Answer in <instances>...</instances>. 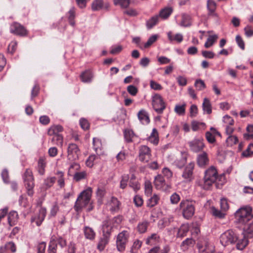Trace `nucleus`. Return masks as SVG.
Segmentation results:
<instances>
[{
  "mask_svg": "<svg viewBox=\"0 0 253 253\" xmlns=\"http://www.w3.org/2000/svg\"><path fill=\"white\" fill-rule=\"evenodd\" d=\"M235 217L237 223L246 224L253 217L252 208L249 206L240 208L235 213Z\"/></svg>",
  "mask_w": 253,
  "mask_h": 253,
  "instance_id": "nucleus-1",
  "label": "nucleus"
},
{
  "mask_svg": "<svg viewBox=\"0 0 253 253\" xmlns=\"http://www.w3.org/2000/svg\"><path fill=\"white\" fill-rule=\"evenodd\" d=\"M91 194L92 190L90 187L80 193L74 206V209L76 211L81 212L84 208L88 205L90 201Z\"/></svg>",
  "mask_w": 253,
  "mask_h": 253,
  "instance_id": "nucleus-2",
  "label": "nucleus"
},
{
  "mask_svg": "<svg viewBox=\"0 0 253 253\" xmlns=\"http://www.w3.org/2000/svg\"><path fill=\"white\" fill-rule=\"evenodd\" d=\"M217 178V171L213 167H211L205 172L203 183L200 184L201 187L205 190H209Z\"/></svg>",
  "mask_w": 253,
  "mask_h": 253,
  "instance_id": "nucleus-3",
  "label": "nucleus"
},
{
  "mask_svg": "<svg viewBox=\"0 0 253 253\" xmlns=\"http://www.w3.org/2000/svg\"><path fill=\"white\" fill-rule=\"evenodd\" d=\"M237 240V235L232 230L226 231L220 237V242L222 245L224 247L234 244Z\"/></svg>",
  "mask_w": 253,
  "mask_h": 253,
  "instance_id": "nucleus-4",
  "label": "nucleus"
},
{
  "mask_svg": "<svg viewBox=\"0 0 253 253\" xmlns=\"http://www.w3.org/2000/svg\"><path fill=\"white\" fill-rule=\"evenodd\" d=\"M23 179L28 195L30 196H33L35 183L34 176L31 170L30 169L26 170L23 175Z\"/></svg>",
  "mask_w": 253,
  "mask_h": 253,
  "instance_id": "nucleus-5",
  "label": "nucleus"
},
{
  "mask_svg": "<svg viewBox=\"0 0 253 253\" xmlns=\"http://www.w3.org/2000/svg\"><path fill=\"white\" fill-rule=\"evenodd\" d=\"M179 206L185 218L189 219L193 216L195 212V208L191 202L188 201H182Z\"/></svg>",
  "mask_w": 253,
  "mask_h": 253,
  "instance_id": "nucleus-6",
  "label": "nucleus"
},
{
  "mask_svg": "<svg viewBox=\"0 0 253 253\" xmlns=\"http://www.w3.org/2000/svg\"><path fill=\"white\" fill-rule=\"evenodd\" d=\"M152 106L158 114H161L166 108V104L160 94H156L153 97Z\"/></svg>",
  "mask_w": 253,
  "mask_h": 253,
  "instance_id": "nucleus-7",
  "label": "nucleus"
},
{
  "mask_svg": "<svg viewBox=\"0 0 253 253\" xmlns=\"http://www.w3.org/2000/svg\"><path fill=\"white\" fill-rule=\"evenodd\" d=\"M129 233L127 231L124 230L120 232L117 237L116 246L119 252L125 251L126 246L128 242Z\"/></svg>",
  "mask_w": 253,
  "mask_h": 253,
  "instance_id": "nucleus-8",
  "label": "nucleus"
},
{
  "mask_svg": "<svg viewBox=\"0 0 253 253\" xmlns=\"http://www.w3.org/2000/svg\"><path fill=\"white\" fill-rule=\"evenodd\" d=\"M10 32L20 37H24L28 35L27 29L23 25L17 22H13L11 24Z\"/></svg>",
  "mask_w": 253,
  "mask_h": 253,
  "instance_id": "nucleus-9",
  "label": "nucleus"
},
{
  "mask_svg": "<svg viewBox=\"0 0 253 253\" xmlns=\"http://www.w3.org/2000/svg\"><path fill=\"white\" fill-rule=\"evenodd\" d=\"M151 149L146 145H141L139 148V160L143 163H148L151 159Z\"/></svg>",
  "mask_w": 253,
  "mask_h": 253,
  "instance_id": "nucleus-10",
  "label": "nucleus"
},
{
  "mask_svg": "<svg viewBox=\"0 0 253 253\" xmlns=\"http://www.w3.org/2000/svg\"><path fill=\"white\" fill-rule=\"evenodd\" d=\"M67 152L68 159L71 161L78 159L79 156L80 154L79 148L78 146L74 143H71L69 145Z\"/></svg>",
  "mask_w": 253,
  "mask_h": 253,
  "instance_id": "nucleus-11",
  "label": "nucleus"
},
{
  "mask_svg": "<svg viewBox=\"0 0 253 253\" xmlns=\"http://www.w3.org/2000/svg\"><path fill=\"white\" fill-rule=\"evenodd\" d=\"M194 166V163L191 162L185 168L182 174V177L184 178L185 182H190L193 179V170Z\"/></svg>",
  "mask_w": 253,
  "mask_h": 253,
  "instance_id": "nucleus-12",
  "label": "nucleus"
},
{
  "mask_svg": "<svg viewBox=\"0 0 253 253\" xmlns=\"http://www.w3.org/2000/svg\"><path fill=\"white\" fill-rule=\"evenodd\" d=\"M46 214V209L43 207H41L39 211V213L31 217V222L32 223L35 222L37 226H40L44 220Z\"/></svg>",
  "mask_w": 253,
  "mask_h": 253,
  "instance_id": "nucleus-13",
  "label": "nucleus"
},
{
  "mask_svg": "<svg viewBox=\"0 0 253 253\" xmlns=\"http://www.w3.org/2000/svg\"><path fill=\"white\" fill-rule=\"evenodd\" d=\"M190 149L195 153L202 151L205 147V144L202 139H194L188 143Z\"/></svg>",
  "mask_w": 253,
  "mask_h": 253,
  "instance_id": "nucleus-14",
  "label": "nucleus"
},
{
  "mask_svg": "<svg viewBox=\"0 0 253 253\" xmlns=\"http://www.w3.org/2000/svg\"><path fill=\"white\" fill-rule=\"evenodd\" d=\"M197 246L200 253H213L212 247L209 245L206 240H200L197 243Z\"/></svg>",
  "mask_w": 253,
  "mask_h": 253,
  "instance_id": "nucleus-15",
  "label": "nucleus"
},
{
  "mask_svg": "<svg viewBox=\"0 0 253 253\" xmlns=\"http://www.w3.org/2000/svg\"><path fill=\"white\" fill-rule=\"evenodd\" d=\"M113 231L112 222L111 220H106L102 225V235L110 238Z\"/></svg>",
  "mask_w": 253,
  "mask_h": 253,
  "instance_id": "nucleus-16",
  "label": "nucleus"
},
{
  "mask_svg": "<svg viewBox=\"0 0 253 253\" xmlns=\"http://www.w3.org/2000/svg\"><path fill=\"white\" fill-rule=\"evenodd\" d=\"M150 225V222L147 220H142L139 221L136 227V231L140 234H143L147 232Z\"/></svg>",
  "mask_w": 253,
  "mask_h": 253,
  "instance_id": "nucleus-17",
  "label": "nucleus"
},
{
  "mask_svg": "<svg viewBox=\"0 0 253 253\" xmlns=\"http://www.w3.org/2000/svg\"><path fill=\"white\" fill-rule=\"evenodd\" d=\"M120 202L117 198L112 197L108 202V206L111 212H117L120 209Z\"/></svg>",
  "mask_w": 253,
  "mask_h": 253,
  "instance_id": "nucleus-18",
  "label": "nucleus"
},
{
  "mask_svg": "<svg viewBox=\"0 0 253 253\" xmlns=\"http://www.w3.org/2000/svg\"><path fill=\"white\" fill-rule=\"evenodd\" d=\"M63 131V127L62 126L53 125L48 129L47 134L49 136L60 135V133Z\"/></svg>",
  "mask_w": 253,
  "mask_h": 253,
  "instance_id": "nucleus-19",
  "label": "nucleus"
},
{
  "mask_svg": "<svg viewBox=\"0 0 253 253\" xmlns=\"http://www.w3.org/2000/svg\"><path fill=\"white\" fill-rule=\"evenodd\" d=\"M208 10V15L212 16H216L217 14L215 13L216 8V3L213 0H208L207 4Z\"/></svg>",
  "mask_w": 253,
  "mask_h": 253,
  "instance_id": "nucleus-20",
  "label": "nucleus"
},
{
  "mask_svg": "<svg viewBox=\"0 0 253 253\" xmlns=\"http://www.w3.org/2000/svg\"><path fill=\"white\" fill-rule=\"evenodd\" d=\"M46 158L45 157H41L38 162L37 170L41 175H43L45 172L46 167Z\"/></svg>",
  "mask_w": 253,
  "mask_h": 253,
  "instance_id": "nucleus-21",
  "label": "nucleus"
},
{
  "mask_svg": "<svg viewBox=\"0 0 253 253\" xmlns=\"http://www.w3.org/2000/svg\"><path fill=\"white\" fill-rule=\"evenodd\" d=\"M84 233L85 238L87 239L92 241L95 238L96 234L95 231L92 228L89 226L84 227Z\"/></svg>",
  "mask_w": 253,
  "mask_h": 253,
  "instance_id": "nucleus-22",
  "label": "nucleus"
},
{
  "mask_svg": "<svg viewBox=\"0 0 253 253\" xmlns=\"http://www.w3.org/2000/svg\"><path fill=\"white\" fill-rule=\"evenodd\" d=\"M93 149L97 155H100L103 154L102 145L100 139L94 138L93 139Z\"/></svg>",
  "mask_w": 253,
  "mask_h": 253,
  "instance_id": "nucleus-23",
  "label": "nucleus"
},
{
  "mask_svg": "<svg viewBox=\"0 0 253 253\" xmlns=\"http://www.w3.org/2000/svg\"><path fill=\"white\" fill-rule=\"evenodd\" d=\"M138 118L143 124H148L150 119L148 113L144 110H141L137 114Z\"/></svg>",
  "mask_w": 253,
  "mask_h": 253,
  "instance_id": "nucleus-24",
  "label": "nucleus"
},
{
  "mask_svg": "<svg viewBox=\"0 0 253 253\" xmlns=\"http://www.w3.org/2000/svg\"><path fill=\"white\" fill-rule=\"evenodd\" d=\"M208 162L209 159L206 152H204L198 156L197 164L200 167L205 166L208 164Z\"/></svg>",
  "mask_w": 253,
  "mask_h": 253,
  "instance_id": "nucleus-25",
  "label": "nucleus"
},
{
  "mask_svg": "<svg viewBox=\"0 0 253 253\" xmlns=\"http://www.w3.org/2000/svg\"><path fill=\"white\" fill-rule=\"evenodd\" d=\"M154 185L157 189L163 188L166 185L164 177L161 175H158L155 178Z\"/></svg>",
  "mask_w": 253,
  "mask_h": 253,
  "instance_id": "nucleus-26",
  "label": "nucleus"
},
{
  "mask_svg": "<svg viewBox=\"0 0 253 253\" xmlns=\"http://www.w3.org/2000/svg\"><path fill=\"white\" fill-rule=\"evenodd\" d=\"M18 219V214L16 211H10L8 215V222L10 226L14 225Z\"/></svg>",
  "mask_w": 253,
  "mask_h": 253,
  "instance_id": "nucleus-27",
  "label": "nucleus"
},
{
  "mask_svg": "<svg viewBox=\"0 0 253 253\" xmlns=\"http://www.w3.org/2000/svg\"><path fill=\"white\" fill-rule=\"evenodd\" d=\"M109 240V238L102 235L97 244V249L100 251H103L105 249L106 246L108 244Z\"/></svg>",
  "mask_w": 253,
  "mask_h": 253,
  "instance_id": "nucleus-28",
  "label": "nucleus"
},
{
  "mask_svg": "<svg viewBox=\"0 0 253 253\" xmlns=\"http://www.w3.org/2000/svg\"><path fill=\"white\" fill-rule=\"evenodd\" d=\"M93 75L90 70H86L83 72L80 75L82 81L84 83H89L91 81Z\"/></svg>",
  "mask_w": 253,
  "mask_h": 253,
  "instance_id": "nucleus-29",
  "label": "nucleus"
},
{
  "mask_svg": "<svg viewBox=\"0 0 253 253\" xmlns=\"http://www.w3.org/2000/svg\"><path fill=\"white\" fill-rule=\"evenodd\" d=\"M187 162V157L185 155L181 156L177 158L173 163V165L179 169L182 168Z\"/></svg>",
  "mask_w": 253,
  "mask_h": 253,
  "instance_id": "nucleus-30",
  "label": "nucleus"
},
{
  "mask_svg": "<svg viewBox=\"0 0 253 253\" xmlns=\"http://www.w3.org/2000/svg\"><path fill=\"white\" fill-rule=\"evenodd\" d=\"M124 135L126 142L127 143L132 142V139L135 136L133 131L129 129H126L124 131Z\"/></svg>",
  "mask_w": 253,
  "mask_h": 253,
  "instance_id": "nucleus-31",
  "label": "nucleus"
},
{
  "mask_svg": "<svg viewBox=\"0 0 253 253\" xmlns=\"http://www.w3.org/2000/svg\"><path fill=\"white\" fill-rule=\"evenodd\" d=\"M160 197L156 194H154L153 196L151 197L147 201V206L152 208L158 204Z\"/></svg>",
  "mask_w": 253,
  "mask_h": 253,
  "instance_id": "nucleus-32",
  "label": "nucleus"
},
{
  "mask_svg": "<svg viewBox=\"0 0 253 253\" xmlns=\"http://www.w3.org/2000/svg\"><path fill=\"white\" fill-rule=\"evenodd\" d=\"M189 231V226L187 224H182L178 229L177 237L182 238L185 236Z\"/></svg>",
  "mask_w": 253,
  "mask_h": 253,
  "instance_id": "nucleus-33",
  "label": "nucleus"
},
{
  "mask_svg": "<svg viewBox=\"0 0 253 253\" xmlns=\"http://www.w3.org/2000/svg\"><path fill=\"white\" fill-rule=\"evenodd\" d=\"M211 212L214 216L219 219L224 218L226 215L224 211H220L214 207L211 208Z\"/></svg>",
  "mask_w": 253,
  "mask_h": 253,
  "instance_id": "nucleus-34",
  "label": "nucleus"
},
{
  "mask_svg": "<svg viewBox=\"0 0 253 253\" xmlns=\"http://www.w3.org/2000/svg\"><path fill=\"white\" fill-rule=\"evenodd\" d=\"M103 4V0H93L91 4V9L93 11L99 10L102 8Z\"/></svg>",
  "mask_w": 253,
  "mask_h": 253,
  "instance_id": "nucleus-35",
  "label": "nucleus"
},
{
  "mask_svg": "<svg viewBox=\"0 0 253 253\" xmlns=\"http://www.w3.org/2000/svg\"><path fill=\"white\" fill-rule=\"evenodd\" d=\"M203 109L205 112L208 114H210L211 113V105L209 99L207 98H205L204 99V101L202 104Z\"/></svg>",
  "mask_w": 253,
  "mask_h": 253,
  "instance_id": "nucleus-36",
  "label": "nucleus"
},
{
  "mask_svg": "<svg viewBox=\"0 0 253 253\" xmlns=\"http://www.w3.org/2000/svg\"><path fill=\"white\" fill-rule=\"evenodd\" d=\"M218 36L216 35L209 36L206 42L205 43V47L207 48L211 47L216 42Z\"/></svg>",
  "mask_w": 253,
  "mask_h": 253,
  "instance_id": "nucleus-37",
  "label": "nucleus"
},
{
  "mask_svg": "<svg viewBox=\"0 0 253 253\" xmlns=\"http://www.w3.org/2000/svg\"><path fill=\"white\" fill-rule=\"evenodd\" d=\"M52 144H56L58 146H62L63 143V137L60 135H53L51 139Z\"/></svg>",
  "mask_w": 253,
  "mask_h": 253,
  "instance_id": "nucleus-38",
  "label": "nucleus"
},
{
  "mask_svg": "<svg viewBox=\"0 0 253 253\" xmlns=\"http://www.w3.org/2000/svg\"><path fill=\"white\" fill-rule=\"evenodd\" d=\"M114 5L120 6L122 8H126L130 3V0H113Z\"/></svg>",
  "mask_w": 253,
  "mask_h": 253,
  "instance_id": "nucleus-39",
  "label": "nucleus"
},
{
  "mask_svg": "<svg viewBox=\"0 0 253 253\" xmlns=\"http://www.w3.org/2000/svg\"><path fill=\"white\" fill-rule=\"evenodd\" d=\"M236 242V248L239 250H243L248 244V240L245 237H244L242 239L239 240L238 239Z\"/></svg>",
  "mask_w": 253,
  "mask_h": 253,
  "instance_id": "nucleus-40",
  "label": "nucleus"
},
{
  "mask_svg": "<svg viewBox=\"0 0 253 253\" xmlns=\"http://www.w3.org/2000/svg\"><path fill=\"white\" fill-rule=\"evenodd\" d=\"M172 9L170 7H166L162 9L159 14V16L163 19L168 18L171 14Z\"/></svg>",
  "mask_w": 253,
  "mask_h": 253,
  "instance_id": "nucleus-41",
  "label": "nucleus"
},
{
  "mask_svg": "<svg viewBox=\"0 0 253 253\" xmlns=\"http://www.w3.org/2000/svg\"><path fill=\"white\" fill-rule=\"evenodd\" d=\"M87 173L85 171H83L81 172H76L74 173L73 179L77 182H78L81 180L84 179L86 178Z\"/></svg>",
  "mask_w": 253,
  "mask_h": 253,
  "instance_id": "nucleus-42",
  "label": "nucleus"
},
{
  "mask_svg": "<svg viewBox=\"0 0 253 253\" xmlns=\"http://www.w3.org/2000/svg\"><path fill=\"white\" fill-rule=\"evenodd\" d=\"M160 239V236L156 233H153L148 236L146 240L147 245L151 244L153 242H158Z\"/></svg>",
  "mask_w": 253,
  "mask_h": 253,
  "instance_id": "nucleus-43",
  "label": "nucleus"
},
{
  "mask_svg": "<svg viewBox=\"0 0 253 253\" xmlns=\"http://www.w3.org/2000/svg\"><path fill=\"white\" fill-rule=\"evenodd\" d=\"M56 180L55 177H51L46 178L43 183V186L45 189H48L51 187L55 183Z\"/></svg>",
  "mask_w": 253,
  "mask_h": 253,
  "instance_id": "nucleus-44",
  "label": "nucleus"
},
{
  "mask_svg": "<svg viewBox=\"0 0 253 253\" xmlns=\"http://www.w3.org/2000/svg\"><path fill=\"white\" fill-rule=\"evenodd\" d=\"M168 37L169 41H175L178 42H181L183 41V36L180 34H176L174 37L171 35V32L168 34Z\"/></svg>",
  "mask_w": 253,
  "mask_h": 253,
  "instance_id": "nucleus-45",
  "label": "nucleus"
},
{
  "mask_svg": "<svg viewBox=\"0 0 253 253\" xmlns=\"http://www.w3.org/2000/svg\"><path fill=\"white\" fill-rule=\"evenodd\" d=\"M158 18L159 16L158 15H155L148 20L146 23L147 28L150 29L155 26L158 21Z\"/></svg>",
  "mask_w": 253,
  "mask_h": 253,
  "instance_id": "nucleus-46",
  "label": "nucleus"
},
{
  "mask_svg": "<svg viewBox=\"0 0 253 253\" xmlns=\"http://www.w3.org/2000/svg\"><path fill=\"white\" fill-rule=\"evenodd\" d=\"M228 146H232L238 142V137L235 135H229L226 140Z\"/></svg>",
  "mask_w": 253,
  "mask_h": 253,
  "instance_id": "nucleus-47",
  "label": "nucleus"
},
{
  "mask_svg": "<svg viewBox=\"0 0 253 253\" xmlns=\"http://www.w3.org/2000/svg\"><path fill=\"white\" fill-rule=\"evenodd\" d=\"M194 86L196 88L197 90L201 91L204 90L206 87V85L204 82V81L201 79L196 80Z\"/></svg>",
  "mask_w": 253,
  "mask_h": 253,
  "instance_id": "nucleus-48",
  "label": "nucleus"
},
{
  "mask_svg": "<svg viewBox=\"0 0 253 253\" xmlns=\"http://www.w3.org/2000/svg\"><path fill=\"white\" fill-rule=\"evenodd\" d=\"M185 104L182 105H176L174 108L175 112L179 115H184L185 113Z\"/></svg>",
  "mask_w": 253,
  "mask_h": 253,
  "instance_id": "nucleus-49",
  "label": "nucleus"
},
{
  "mask_svg": "<svg viewBox=\"0 0 253 253\" xmlns=\"http://www.w3.org/2000/svg\"><path fill=\"white\" fill-rule=\"evenodd\" d=\"M152 193V186L149 181H146L145 182V193L147 197L151 196Z\"/></svg>",
  "mask_w": 253,
  "mask_h": 253,
  "instance_id": "nucleus-50",
  "label": "nucleus"
},
{
  "mask_svg": "<svg viewBox=\"0 0 253 253\" xmlns=\"http://www.w3.org/2000/svg\"><path fill=\"white\" fill-rule=\"evenodd\" d=\"M56 175L57 176L58 185L60 188L63 187L65 185L64 173L62 171H58L56 173Z\"/></svg>",
  "mask_w": 253,
  "mask_h": 253,
  "instance_id": "nucleus-51",
  "label": "nucleus"
},
{
  "mask_svg": "<svg viewBox=\"0 0 253 253\" xmlns=\"http://www.w3.org/2000/svg\"><path fill=\"white\" fill-rule=\"evenodd\" d=\"M57 243L55 241H50L49 242L47 253H56L57 252Z\"/></svg>",
  "mask_w": 253,
  "mask_h": 253,
  "instance_id": "nucleus-52",
  "label": "nucleus"
},
{
  "mask_svg": "<svg viewBox=\"0 0 253 253\" xmlns=\"http://www.w3.org/2000/svg\"><path fill=\"white\" fill-rule=\"evenodd\" d=\"M158 36L156 35L151 36L147 42L143 45L144 48H147L149 47L154 42L157 40Z\"/></svg>",
  "mask_w": 253,
  "mask_h": 253,
  "instance_id": "nucleus-53",
  "label": "nucleus"
},
{
  "mask_svg": "<svg viewBox=\"0 0 253 253\" xmlns=\"http://www.w3.org/2000/svg\"><path fill=\"white\" fill-rule=\"evenodd\" d=\"M80 169V165L79 164L77 163H73L70 165L69 168L68 173L70 174L73 173H75L76 172H77V171L79 170Z\"/></svg>",
  "mask_w": 253,
  "mask_h": 253,
  "instance_id": "nucleus-54",
  "label": "nucleus"
},
{
  "mask_svg": "<svg viewBox=\"0 0 253 253\" xmlns=\"http://www.w3.org/2000/svg\"><path fill=\"white\" fill-rule=\"evenodd\" d=\"M205 136L208 142L211 144H213L215 142V136L213 133L210 131H207L206 132Z\"/></svg>",
  "mask_w": 253,
  "mask_h": 253,
  "instance_id": "nucleus-55",
  "label": "nucleus"
},
{
  "mask_svg": "<svg viewBox=\"0 0 253 253\" xmlns=\"http://www.w3.org/2000/svg\"><path fill=\"white\" fill-rule=\"evenodd\" d=\"M46 243L42 242L38 244L36 247L37 253H45Z\"/></svg>",
  "mask_w": 253,
  "mask_h": 253,
  "instance_id": "nucleus-56",
  "label": "nucleus"
},
{
  "mask_svg": "<svg viewBox=\"0 0 253 253\" xmlns=\"http://www.w3.org/2000/svg\"><path fill=\"white\" fill-rule=\"evenodd\" d=\"M180 25L182 26L187 27L190 25L189 22V17L186 14L182 15V20L181 21Z\"/></svg>",
  "mask_w": 253,
  "mask_h": 253,
  "instance_id": "nucleus-57",
  "label": "nucleus"
},
{
  "mask_svg": "<svg viewBox=\"0 0 253 253\" xmlns=\"http://www.w3.org/2000/svg\"><path fill=\"white\" fill-rule=\"evenodd\" d=\"M253 153V144L251 143L249 144L247 149L243 152L242 155L244 157L250 156Z\"/></svg>",
  "mask_w": 253,
  "mask_h": 253,
  "instance_id": "nucleus-58",
  "label": "nucleus"
},
{
  "mask_svg": "<svg viewBox=\"0 0 253 253\" xmlns=\"http://www.w3.org/2000/svg\"><path fill=\"white\" fill-rule=\"evenodd\" d=\"M158 225L160 229H163L165 227L168 226L169 225V220L164 217L159 220Z\"/></svg>",
  "mask_w": 253,
  "mask_h": 253,
  "instance_id": "nucleus-59",
  "label": "nucleus"
},
{
  "mask_svg": "<svg viewBox=\"0 0 253 253\" xmlns=\"http://www.w3.org/2000/svg\"><path fill=\"white\" fill-rule=\"evenodd\" d=\"M229 205L227 200L225 198H222L220 200V208L221 210L226 211L229 209Z\"/></svg>",
  "mask_w": 253,
  "mask_h": 253,
  "instance_id": "nucleus-60",
  "label": "nucleus"
},
{
  "mask_svg": "<svg viewBox=\"0 0 253 253\" xmlns=\"http://www.w3.org/2000/svg\"><path fill=\"white\" fill-rule=\"evenodd\" d=\"M245 235L248 238H252L253 237V224H250L248 227L245 228Z\"/></svg>",
  "mask_w": 253,
  "mask_h": 253,
  "instance_id": "nucleus-61",
  "label": "nucleus"
},
{
  "mask_svg": "<svg viewBox=\"0 0 253 253\" xmlns=\"http://www.w3.org/2000/svg\"><path fill=\"white\" fill-rule=\"evenodd\" d=\"M80 124L84 130H87L89 127V124L87 120L82 118L80 120Z\"/></svg>",
  "mask_w": 253,
  "mask_h": 253,
  "instance_id": "nucleus-62",
  "label": "nucleus"
},
{
  "mask_svg": "<svg viewBox=\"0 0 253 253\" xmlns=\"http://www.w3.org/2000/svg\"><path fill=\"white\" fill-rule=\"evenodd\" d=\"M6 250H10L12 253H15L16 251V247L13 242H9L5 244Z\"/></svg>",
  "mask_w": 253,
  "mask_h": 253,
  "instance_id": "nucleus-63",
  "label": "nucleus"
},
{
  "mask_svg": "<svg viewBox=\"0 0 253 253\" xmlns=\"http://www.w3.org/2000/svg\"><path fill=\"white\" fill-rule=\"evenodd\" d=\"M127 91L132 96H135L138 92V89L133 85H129L127 87Z\"/></svg>",
  "mask_w": 253,
  "mask_h": 253,
  "instance_id": "nucleus-64",
  "label": "nucleus"
}]
</instances>
